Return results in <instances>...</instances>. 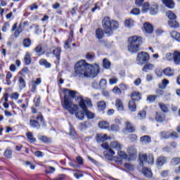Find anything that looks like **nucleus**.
I'll return each instance as SVG.
<instances>
[{
	"label": "nucleus",
	"mask_w": 180,
	"mask_h": 180,
	"mask_svg": "<svg viewBox=\"0 0 180 180\" xmlns=\"http://www.w3.org/2000/svg\"><path fill=\"white\" fill-rule=\"evenodd\" d=\"M78 91H72L69 89H63L64 99L62 101V106L63 109H65L70 113V115H75L77 119L79 120H84V117H85V112L79 111V107L77 105L73 104L71 99H74Z\"/></svg>",
	"instance_id": "1"
},
{
	"label": "nucleus",
	"mask_w": 180,
	"mask_h": 180,
	"mask_svg": "<svg viewBox=\"0 0 180 180\" xmlns=\"http://www.w3.org/2000/svg\"><path fill=\"white\" fill-rule=\"evenodd\" d=\"M75 76L79 78H95L99 74V65L88 64L85 60H81L75 65Z\"/></svg>",
	"instance_id": "2"
},
{
	"label": "nucleus",
	"mask_w": 180,
	"mask_h": 180,
	"mask_svg": "<svg viewBox=\"0 0 180 180\" xmlns=\"http://www.w3.org/2000/svg\"><path fill=\"white\" fill-rule=\"evenodd\" d=\"M128 51L131 54H136L140 51V45L143 43V38L139 36H132L129 38Z\"/></svg>",
	"instance_id": "3"
},
{
	"label": "nucleus",
	"mask_w": 180,
	"mask_h": 180,
	"mask_svg": "<svg viewBox=\"0 0 180 180\" xmlns=\"http://www.w3.org/2000/svg\"><path fill=\"white\" fill-rule=\"evenodd\" d=\"M103 27L106 34H112L113 30L119 28V22L110 20L109 17H105L103 20Z\"/></svg>",
	"instance_id": "4"
},
{
	"label": "nucleus",
	"mask_w": 180,
	"mask_h": 180,
	"mask_svg": "<svg viewBox=\"0 0 180 180\" xmlns=\"http://www.w3.org/2000/svg\"><path fill=\"white\" fill-rule=\"evenodd\" d=\"M75 101L76 102H78L80 108L84 112L88 119H94V117H95V114H94V112H89L88 110H86V105L87 106H92V102H91V100H84V98H82V96H77L75 98Z\"/></svg>",
	"instance_id": "5"
},
{
	"label": "nucleus",
	"mask_w": 180,
	"mask_h": 180,
	"mask_svg": "<svg viewBox=\"0 0 180 180\" xmlns=\"http://www.w3.org/2000/svg\"><path fill=\"white\" fill-rule=\"evenodd\" d=\"M139 161L141 167H144V164L147 162L149 165H153L154 164V155L153 154H149L148 155L146 154L141 155L139 156Z\"/></svg>",
	"instance_id": "6"
},
{
	"label": "nucleus",
	"mask_w": 180,
	"mask_h": 180,
	"mask_svg": "<svg viewBox=\"0 0 180 180\" xmlns=\"http://www.w3.org/2000/svg\"><path fill=\"white\" fill-rule=\"evenodd\" d=\"M150 60V55L147 52H140L136 57L137 64L139 65H143L144 63H147Z\"/></svg>",
	"instance_id": "7"
},
{
	"label": "nucleus",
	"mask_w": 180,
	"mask_h": 180,
	"mask_svg": "<svg viewBox=\"0 0 180 180\" xmlns=\"http://www.w3.org/2000/svg\"><path fill=\"white\" fill-rule=\"evenodd\" d=\"M165 58L168 61H172V60H174V63L176 65L180 64V53L178 51H175L174 53H167L165 55Z\"/></svg>",
	"instance_id": "8"
},
{
	"label": "nucleus",
	"mask_w": 180,
	"mask_h": 180,
	"mask_svg": "<svg viewBox=\"0 0 180 180\" xmlns=\"http://www.w3.org/2000/svg\"><path fill=\"white\" fill-rule=\"evenodd\" d=\"M110 147L111 150L112 148L113 150H116L117 151H120L122 148H123V145H122V143H120V142L117 141H112L110 143Z\"/></svg>",
	"instance_id": "9"
},
{
	"label": "nucleus",
	"mask_w": 180,
	"mask_h": 180,
	"mask_svg": "<svg viewBox=\"0 0 180 180\" xmlns=\"http://www.w3.org/2000/svg\"><path fill=\"white\" fill-rule=\"evenodd\" d=\"M11 32H14L15 37H19V34H20L21 32H23V30L22 29V26H20V25L18 27V22H15L13 25V27L11 29Z\"/></svg>",
	"instance_id": "10"
},
{
	"label": "nucleus",
	"mask_w": 180,
	"mask_h": 180,
	"mask_svg": "<svg viewBox=\"0 0 180 180\" xmlns=\"http://www.w3.org/2000/svg\"><path fill=\"white\" fill-rule=\"evenodd\" d=\"M115 150L112 149H108L103 152V155L107 158V160H110V161H112L113 160V157L115 156Z\"/></svg>",
	"instance_id": "11"
},
{
	"label": "nucleus",
	"mask_w": 180,
	"mask_h": 180,
	"mask_svg": "<svg viewBox=\"0 0 180 180\" xmlns=\"http://www.w3.org/2000/svg\"><path fill=\"white\" fill-rule=\"evenodd\" d=\"M32 113L34 114L33 116H35L37 120H40L41 123H44V118H43L41 112H37V110H36L34 108H32Z\"/></svg>",
	"instance_id": "12"
},
{
	"label": "nucleus",
	"mask_w": 180,
	"mask_h": 180,
	"mask_svg": "<svg viewBox=\"0 0 180 180\" xmlns=\"http://www.w3.org/2000/svg\"><path fill=\"white\" fill-rule=\"evenodd\" d=\"M127 153L131 160H134L137 157V150L134 147H129L127 149Z\"/></svg>",
	"instance_id": "13"
},
{
	"label": "nucleus",
	"mask_w": 180,
	"mask_h": 180,
	"mask_svg": "<svg viewBox=\"0 0 180 180\" xmlns=\"http://www.w3.org/2000/svg\"><path fill=\"white\" fill-rule=\"evenodd\" d=\"M154 68H155V64L147 63L146 64H145L143 65V67L142 68V71L143 72H150V71H153V70H154Z\"/></svg>",
	"instance_id": "14"
},
{
	"label": "nucleus",
	"mask_w": 180,
	"mask_h": 180,
	"mask_svg": "<svg viewBox=\"0 0 180 180\" xmlns=\"http://www.w3.org/2000/svg\"><path fill=\"white\" fill-rule=\"evenodd\" d=\"M96 140L97 143H103L108 140V134H97L96 135Z\"/></svg>",
	"instance_id": "15"
},
{
	"label": "nucleus",
	"mask_w": 180,
	"mask_h": 180,
	"mask_svg": "<svg viewBox=\"0 0 180 180\" xmlns=\"http://www.w3.org/2000/svg\"><path fill=\"white\" fill-rule=\"evenodd\" d=\"M115 108L118 112H123L124 110V105H123V101L122 100L117 98L115 100Z\"/></svg>",
	"instance_id": "16"
},
{
	"label": "nucleus",
	"mask_w": 180,
	"mask_h": 180,
	"mask_svg": "<svg viewBox=\"0 0 180 180\" xmlns=\"http://www.w3.org/2000/svg\"><path fill=\"white\" fill-rule=\"evenodd\" d=\"M36 116H32L30 120V127H34L35 129H40V124H39V122L35 120Z\"/></svg>",
	"instance_id": "17"
},
{
	"label": "nucleus",
	"mask_w": 180,
	"mask_h": 180,
	"mask_svg": "<svg viewBox=\"0 0 180 180\" xmlns=\"http://www.w3.org/2000/svg\"><path fill=\"white\" fill-rule=\"evenodd\" d=\"M162 4L165 5L167 8L169 9H174L175 6V3L174 2V0H162Z\"/></svg>",
	"instance_id": "18"
},
{
	"label": "nucleus",
	"mask_w": 180,
	"mask_h": 180,
	"mask_svg": "<svg viewBox=\"0 0 180 180\" xmlns=\"http://www.w3.org/2000/svg\"><path fill=\"white\" fill-rule=\"evenodd\" d=\"M167 162V158L164 156H160L156 160V165L157 167H162L164 164Z\"/></svg>",
	"instance_id": "19"
},
{
	"label": "nucleus",
	"mask_w": 180,
	"mask_h": 180,
	"mask_svg": "<svg viewBox=\"0 0 180 180\" xmlns=\"http://www.w3.org/2000/svg\"><path fill=\"white\" fill-rule=\"evenodd\" d=\"M125 130L128 133H134V127L131 124V122L129 121L125 122Z\"/></svg>",
	"instance_id": "20"
},
{
	"label": "nucleus",
	"mask_w": 180,
	"mask_h": 180,
	"mask_svg": "<svg viewBox=\"0 0 180 180\" xmlns=\"http://www.w3.org/2000/svg\"><path fill=\"white\" fill-rule=\"evenodd\" d=\"M128 108L130 112H136V110H137V105H136V101L130 100L128 104Z\"/></svg>",
	"instance_id": "21"
},
{
	"label": "nucleus",
	"mask_w": 180,
	"mask_h": 180,
	"mask_svg": "<svg viewBox=\"0 0 180 180\" xmlns=\"http://www.w3.org/2000/svg\"><path fill=\"white\" fill-rule=\"evenodd\" d=\"M141 99V96L140 95V94L139 92L134 91L131 94V101H134L136 102L137 101H140Z\"/></svg>",
	"instance_id": "22"
},
{
	"label": "nucleus",
	"mask_w": 180,
	"mask_h": 180,
	"mask_svg": "<svg viewBox=\"0 0 180 180\" xmlns=\"http://www.w3.org/2000/svg\"><path fill=\"white\" fill-rule=\"evenodd\" d=\"M155 120L159 122H164V120H165V115L162 112H157Z\"/></svg>",
	"instance_id": "23"
},
{
	"label": "nucleus",
	"mask_w": 180,
	"mask_h": 180,
	"mask_svg": "<svg viewBox=\"0 0 180 180\" xmlns=\"http://www.w3.org/2000/svg\"><path fill=\"white\" fill-rule=\"evenodd\" d=\"M142 173L147 178H151V176H153V172H151V169H148L147 167H143V168Z\"/></svg>",
	"instance_id": "24"
},
{
	"label": "nucleus",
	"mask_w": 180,
	"mask_h": 180,
	"mask_svg": "<svg viewBox=\"0 0 180 180\" xmlns=\"http://www.w3.org/2000/svg\"><path fill=\"white\" fill-rule=\"evenodd\" d=\"M143 27L146 33H152L153 31V25L148 22H145L143 24Z\"/></svg>",
	"instance_id": "25"
},
{
	"label": "nucleus",
	"mask_w": 180,
	"mask_h": 180,
	"mask_svg": "<svg viewBox=\"0 0 180 180\" xmlns=\"http://www.w3.org/2000/svg\"><path fill=\"white\" fill-rule=\"evenodd\" d=\"M140 141L142 144H148L151 143V138L146 135L140 138Z\"/></svg>",
	"instance_id": "26"
},
{
	"label": "nucleus",
	"mask_w": 180,
	"mask_h": 180,
	"mask_svg": "<svg viewBox=\"0 0 180 180\" xmlns=\"http://www.w3.org/2000/svg\"><path fill=\"white\" fill-rule=\"evenodd\" d=\"M53 54L56 57L57 60H60V56L61 54V47L58 46L53 50Z\"/></svg>",
	"instance_id": "27"
},
{
	"label": "nucleus",
	"mask_w": 180,
	"mask_h": 180,
	"mask_svg": "<svg viewBox=\"0 0 180 180\" xmlns=\"http://www.w3.org/2000/svg\"><path fill=\"white\" fill-rule=\"evenodd\" d=\"M24 61L26 65H30V63H32V55L29 52H26V54L24 58Z\"/></svg>",
	"instance_id": "28"
},
{
	"label": "nucleus",
	"mask_w": 180,
	"mask_h": 180,
	"mask_svg": "<svg viewBox=\"0 0 180 180\" xmlns=\"http://www.w3.org/2000/svg\"><path fill=\"white\" fill-rule=\"evenodd\" d=\"M150 15H157L158 12V5L154 3L150 8Z\"/></svg>",
	"instance_id": "29"
},
{
	"label": "nucleus",
	"mask_w": 180,
	"mask_h": 180,
	"mask_svg": "<svg viewBox=\"0 0 180 180\" xmlns=\"http://www.w3.org/2000/svg\"><path fill=\"white\" fill-rule=\"evenodd\" d=\"M172 39H174L176 41H180V33L176 31H173L170 33Z\"/></svg>",
	"instance_id": "30"
},
{
	"label": "nucleus",
	"mask_w": 180,
	"mask_h": 180,
	"mask_svg": "<svg viewBox=\"0 0 180 180\" xmlns=\"http://www.w3.org/2000/svg\"><path fill=\"white\" fill-rule=\"evenodd\" d=\"M89 126H91V124H89V122H81L79 124V129L81 131L86 130V129H88V127H89Z\"/></svg>",
	"instance_id": "31"
},
{
	"label": "nucleus",
	"mask_w": 180,
	"mask_h": 180,
	"mask_svg": "<svg viewBox=\"0 0 180 180\" xmlns=\"http://www.w3.org/2000/svg\"><path fill=\"white\" fill-rule=\"evenodd\" d=\"M168 25L170 27H173L174 29H176L179 27V23L176 22L175 20H170L168 22Z\"/></svg>",
	"instance_id": "32"
},
{
	"label": "nucleus",
	"mask_w": 180,
	"mask_h": 180,
	"mask_svg": "<svg viewBox=\"0 0 180 180\" xmlns=\"http://www.w3.org/2000/svg\"><path fill=\"white\" fill-rule=\"evenodd\" d=\"M98 127H100V129H103L106 130V129H109V124L106 121H101V122H98Z\"/></svg>",
	"instance_id": "33"
},
{
	"label": "nucleus",
	"mask_w": 180,
	"mask_h": 180,
	"mask_svg": "<svg viewBox=\"0 0 180 180\" xmlns=\"http://www.w3.org/2000/svg\"><path fill=\"white\" fill-rule=\"evenodd\" d=\"M98 109L100 111H103L106 109V103L105 101H100L97 103Z\"/></svg>",
	"instance_id": "34"
},
{
	"label": "nucleus",
	"mask_w": 180,
	"mask_h": 180,
	"mask_svg": "<svg viewBox=\"0 0 180 180\" xmlns=\"http://www.w3.org/2000/svg\"><path fill=\"white\" fill-rule=\"evenodd\" d=\"M96 39H98V40H101L103 37V30L102 29L98 28L96 30Z\"/></svg>",
	"instance_id": "35"
},
{
	"label": "nucleus",
	"mask_w": 180,
	"mask_h": 180,
	"mask_svg": "<svg viewBox=\"0 0 180 180\" xmlns=\"http://www.w3.org/2000/svg\"><path fill=\"white\" fill-rule=\"evenodd\" d=\"M19 82V86L20 89H23V88H26V81H25V79L22 77H20L18 79Z\"/></svg>",
	"instance_id": "36"
},
{
	"label": "nucleus",
	"mask_w": 180,
	"mask_h": 180,
	"mask_svg": "<svg viewBox=\"0 0 180 180\" xmlns=\"http://www.w3.org/2000/svg\"><path fill=\"white\" fill-rule=\"evenodd\" d=\"M163 74L167 77H172L174 75V70L170 69V68H167L163 70Z\"/></svg>",
	"instance_id": "37"
},
{
	"label": "nucleus",
	"mask_w": 180,
	"mask_h": 180,
	"mask_svg": "<svg viewBox=\"0 0 180 180\" xmlns=\"http://www.w3.org/2000/svg\"><path fill=\"white\" fill-rule=\"evenodd\" d=\"M166 15L170 20H175L176 19V15L171 11H167Z\"/></svg>",
	"instance_id": "38"
},
{
	"label": "nucleus",
	"mask_w": 180,
	"mask_h": 180,
	"mask_svg": "<svg viewBox=\"0 0 180 180\" xmlns=\"http://www.w3.org/2000/svg\"><path fill=\"white\" fill-rule=\"evenodd\" d=\"M124 25L126 27H133L134 26V20L131 18L127 19L125 20Z\"/></svg>",
	"instance_id": "39"
},
{
	"label": "nucleus",
	"mask_w": 180,
	"mask_h": 180,
	"mask_svg": "<svg viewBox=\"0 0 180 180\" xmlns=\"http://www.w3.org/2000/svg\"><path fill=\"white\" fill-rule=\"evenodd\" d=\"M71 43H72V37H69L68 39L64 41V49H70Z\"/></svg>",
	"instance_id": "40"
},
{
	"label": "nucleus",
	"mask_w": 180,
	"mask_h": 180,
	"mask_svg": "<svg viewBox=\"0 0 180 180\" xmlns=\"http://www.w3.org/2000/svg\"><path fill=\"white\" fill-rule=\"evenodd\" d=\"M39 64L40 65H44V67H46V68H50V67H51V64L47 62L46 59H41L39 60Z\"/></svg>",
	"instance_id": "41"
},
{
	"label": "nucleus",
	"mask_w": 180,
	"mask_h": 180,
	"mask_svg": "<svg viewBox=\"0 0 180 180\" xmlns=\"http://www.w3.org/2000/svg\"><path fill=\"white\" fill-rule=\"evenodd\" d=\"M22 44L24 47H30V46H32V40L29 38H25L22 41Z\"/></svg>",
	"instance_id": "42"
},
{
	"label": "nucleus",
	"mask_w": 180,
	"mask_h": 180,
	"mask_svg": "<svg viewBox=\"0 0 180 180\" xmlns=\"http://www.w3.org/2000/svg\"><path fill=\"white\" fill-rule=\"evenodd\" d=\"M107 84H108V82H106V79H102L99 82L100 89H106Z\"/></svg>",
	"instance_id": "43"
},
{
	"label": "nucleus",
	"mask_w": 180,
	"mask_h": 180,
	"mask_svg": "<svg viewBox=\"0 0 180 180\" xmlns=\"http://www.w3.org/2000/svg\"><path fill=\"white\" fill-rule=\"evenodd\" d=\"M39 140L41 141H43V143H51V139L45 136H39L38 137Z\"/></svg>",
	"instance_id": "44"
},
{
	"label": "nucleus",
	"mask_w": 180,
	"mask_h": 180,
	"mask_svg": "<svg viewBox=\"0 0 180 180\" xmlns=\"http://www.w3.org/2000/svg\"><path fill=\"white\" fill-rule=\"evenodd\" d=\"M103 65L105 70H109V68H110V61L106 58H104L103 60Z\"/></svg>",
	"instance_id": "45"
},
{
	"label": "nucleus",
	"mask_w": 180,
	"mask_h": 180,
	"mask_svg": "<svg viewBox=\"0 0 180 180\" xmlns=\"http://www.w3.org/2000/svg\"><path fill=\"white\" fill-rule=\"evenodd\" d=\"M117 154L120 158H122V160H127V154L126 152L121 150H118Z\"/></svg>",
	"instance_id": "46"
},
{
	"label": "nucleus",
	"mask_w": 180,
	"mask_h": 180,
	"mask_svg": "<svg viewBox=\"0 0 180 180\" xmlns=\"http://www.w3.org/2000/svg\"><path fill=\"white\" fill-rule=\"evenodd\" d=\"M27 137L30 143H34L36 141V139L33 136V134L32 132L27 133Z\"/></svg>",
	"instance_id": "47"
},
{
	"label": "nucleus",
	"mask_w": 180,
	"mask_h": 180,
	"mask_svg": "<svg viewBox=\"0 0 180 180\" xmlns=\"http://www.w3.org/2000/svg\"><path fill=\"white\" fill-rule=\"evenodd\" d=\"M155 72L158 78H161L162 77V72H164V70H162L161 68H157Z\"/></svg>",
	"instance_id": "48"
},
{
	"label": "nucleus",
	"mask_w": 180,
	"mask_h": 180,
	"mask_svg": "<svg viewBox=\"0 0 180 180\" xmlns=\"http://www.w3.org/2000/svg\"><path fill=\"white\" fill-rule=\"evenodd\" d=\"M146 115H147V112H146V110H142L138 113V118L139 120H143V119H146Z\"/></svg>",
	"instance_id": "49"
},
{
	"label": "nucleus",
	"mask_w": 180,
	"mask_h": 180,
	"mask_svg": "<svg viewBox=\"0 0 180 180\" xmlns=\"http://www.w3.org/2000/svg\"><path fill=\"white\" fill-rule=\"evenodd\" d=\"M169 84V81H168L167 79H164L162 80V85H159V87L160 89H165L167 85Z\"/></svg>",
	"instance_id": "50"
},
{
	"label": "nucleus",
	"mask_w": 180,
	"mask_h": 180,
	"mask_svg": "<svg viewBox=\"0 0 180 180\" xmlns=\"http://www.w3.org/2000/svg\"><path fill=\"white\" fill-rule=\"evenodd\" d=\"M4 157H6V158H12V151L11 150V149H6L4 152Z\"/></svg>",
	"instance_id": "51"
},
{
	"label": "nucleus",
	"mask_w": 180,
	"mask_h": 180,
	"mask_svg": "<svg viewBox=\"0 0 180 180\" xmlns=\"http://www.w3.org/2000/svg\"><path fill=\"white\" fill-rule=\"evenodd\" d=\"M159 106L160 108L161 109V110L162 112H165V113H167V112H168V107H167V105L162 103H159Z\"/></svg>",
	"instance_id": "52"
},
{
	"label": "nucleus",
	"mask_w": 180,
	"mask_h": 180,
	"mask_svg": "<svg viewBox=\"0 0 180 180\" xmlns=\"http://www.w3.org/2000/svg\"><path fill=\"white\" fill-rule=\"evenodd\" d=\"M161 137L163 139H168L171 136V133L168 131H162L160 133Z\"/></svg>",
	"instance_id": "53"
},
{
	"label": "nucleus",
	"mask_w": 180,
	"mask_h": 180,
	"mask_svg": "<svg viewBox=\"0 0 180 180\" xmlns=\"http://www.w3.org/2000/svg\"><path fill=\"white\" fill-rule=\"evenodd\" d=\"M11 78H12V73L11 72H8L6 74V82L8 85H11Z\"/></svg>",
	"instance_id": "54"
},
{
	"label": "nucleus",
	"mask_w": 180,
	"mask_h": 180,
	"mask_svg": "<svg viewBox=\"0 0 180 180\" xmlns=\"http://www.w3.org/2000/svg\"><path fill=\"white\" fill-rule=\"evenodd\" d=\"M172 165H178V164H180V158H174L172 159Z\"/></svg>",
	"instance_id": "55"
},
{
	"label": "nucleus",
	"mask_w": 180,
	"mask_h": 180,
	"mask_svg": "<svg viewBox=\"0 0 180 180\" xmlns=\"http://www.w3.org/2000/svg\"><path fill=\"white\" fill-rule=\"evenodd\" d=\"M149 8H150V4H148V3L143 4L142 7V12H143V13H146V12L148 11Z\"/></svg>",
	"instance_id": "56"
},
{
	"label": "nucleus",
	"mask_w": 180,
	"mask_h": 180,
	"mask_svg": "<svg viewBox=\"0 0 180 180\" xmlns=\"http://www.w3.org/2000/svg\"><path fill=\"white\" fill-rule=\"evenodd\" d=\"M110 130L112 131H119L120 130V128L119 127V126L113 124L110 126Z\"/></svg>",
	"instance_id": "57"
},
{
	"label": "nucleus",
	"mask_w": 180,
	"mask_h": 180,
	"mask_svg": "<svg viewBox=\"0 0 180 180\" xmlns=\"http://www.w3.org/2000/svg\"><path fill=\"white\" fill-rule=\"evenodd\" d=\"M30 87L31 92H36L37 87L36 86V84H34V83H32V82H30Z\"/></svg>",
	"instance_id": "58"
},
{
	"label": "nucleus",
	"mask_w": 180,
	"mask_h": 180,
	"mask_svg": "<svg viewBox=\"0 0 180 180\" xmlns=\"http://www.w3.org/2000/svg\"><path fill=\"white\" fill-rule=\"evenodd\" d=\"M124 167L126 168V169H128V171H133V169H134V167L133 166V165H130L129 163L124 164Z\"/></svg>",
	"instance_id": "59"
},
{
	"label": "nucleus",
	"mask_w": 180,
	"mask_h": 180,
	"mask_svg": "<svg viewBox=\"0 0 180 180\" xmlns=\"http://www.w3.org/2000/svg\"><path fill=\"white\" fill-rule=\"evenodd\" d=\"M117 81H119V79L116 77L110 79V85H115V84H117Z\"/></svg>",
	"instance_id": "60"
},
{
	"label": "nucleus",
	"mask_w": 180,
	"mask_h": 180,
	"mask_svg": "<svg viewBox=\"0 0 180 180\" xmlns=\"http://www.w3.org/2000/svg\"><path fill=\"white\" fill-rule=\"evenodd\" d=\"M101 147L106 150L105 151H108V150H111L112 148L110 146H109V144L108 143H103L101 144Z\"/></svg>",
	"instance_id": "61"
},
{
	"label": "nucleus",
	"mask_w": 180,
	"mask_h": 180,
	"mask_svg": "<svg viewBox=\"0 0 180 180\" xmlns=\"http://www.w3.org/2000/svg\"><path fill=\"white\" fill-rule=\"evenodd\" d=\"M112 92L114 94H117L118 95H120V94H122V90H120L119 87L115 86L112 89Z\"/></svg>",
	"instance_id": "62"
},
{
	"label": "nucleus",
	"mask_w": 180,
	"mask_h": 180,
	"mask_svg": "<svg viewBox=\"0 0 180 180\" xmlns=\"http://www.w3.org/2000/svg\"><path fill=\"white\" fill-rule=\"evenodd\" d=\"M91 86L94 89H99V83L97 81L93 82Z\"/></svg>",
	"instance_id": "63"
},
{
	"label": "nucleus",
	"mask_w": 180,
	"mask_h": 180,
	"mask_svg": "<svg viewBox=\"0 0 180 180\" xmlns=\"http://www.w3.org/2000/svg\"><path fill=\"white\" fill-rule=\"evenodd\" d=\"M131 15H140V9L134 8L131 11Z\"/></svg>",
	"instance_id": "64"
}]
</instances>
